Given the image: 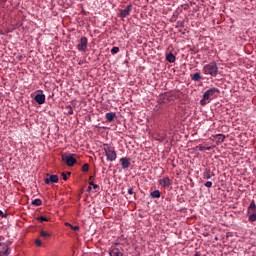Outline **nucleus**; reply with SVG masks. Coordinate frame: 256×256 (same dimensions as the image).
<instances>
[{
  "label": "nucleus",
  "instance_id": "nucleus-35",
  "mask_svg": "<svg viewBox=\"0 0 256 256\" xmlns=\"http://www.w3.org/2000/svg\"><path fill=\"white\" fill-rule=\"evenodd\" d=\"M92 189H93V188H91V186H89L88 189H87V192H88V193H91V190H92Z\"/></svg>",
  "mask_w": 256,
  "mask_h": 256
},
{
  "label": "nucleus",
  "instance_id": "nucleus-1",
  "mask_svg": "<svg viewBox=\"0 0 256 256\" xmlns=\"http://www.w3.org/2000/svg\"><path fill=\"white\" fill-rule=\"evenodd\" d=\"M217 93H219V89L217 88H210L207 90L204 95L202 100L200 101L201 105H207L209 103V100L213 97H217Z\"/></svg>",
  "mask_w": 256,
  "mask_h": 256
},
{
  "label": "nucleus",
  "instance_id": "nucleus-32",
  "mask_svg": "<svg viewBox=\"0 0 256 256\" xmlns=\"http://www.w3.org/2000/svg\"><path fill=\"white\" fill-rule=\"evenodd\" d=\"M90 185H92L93 189H97V187H99V185L93 183V182H90Z\"/></svg>",
  "mask_w": 256,
  "mask_h": 256
},
{
  "label": "nucleus",
  "instance_id": "nucleus-36",
  "mask_svg": "<svg viewBox=\"0 0 256 256\" xmlns=\"http://www.w3.org/2000/svg\"><path fill=\"white\" fill-rule=\"evenodd\" d=\"M194 256H201V254H199V252H196Z\"/></svg>",
  "mask_w": 256,
  "mask_h": 256
},
{
  "label": "nucleus",
  "instance_id": "nucleus-13",
  "mask_svg": "<svg viewBox=\"0 0 256 256\" xmlns=\"http://www.w3.org/2000/svg\"><path fill=\"white\" fill-rule=\"evenodd\" d=\"M159 197H161V192H159V190H155V191L151 192L152 199H159Z\"/></svg>",
  "mask_w": 256,
  "mask_h": 256
},
{
  "label": "nucleus",
  "instance_id": "nucleus-9",
  "mask_svg": "<svg viewBox=\"0 0 256 256\" xmlns=\"http://www.w3.org/2000/svg\"><path fill=\"white\" fill-rule=\"evenodd\" d=\"M34 99L38 105H43L45 103V94H37Z\"/></svg>",
  "mask_w": 256,
  "mask_h": 256
},
{
  "label": "nucleus",
  "instance_id": "nucleus-29",
  "mask_svg": "<svg viewBox=\"0 0 256 256\" xmlns=\"http://www.w3.org/2000/svg\"><path fill=\"white\" fill-rule=\"evenodd\" d=\"M70 229H72V231H79V226H70Z\"/></svg>",
  "mask_w": 256,
  "mask_h": 256
},
{
  "label": "nucleus",
  "instance_id": "nucleus-5",
  "mask_svg": "<svg viewBox=\"0 0 256 256\" xmlns=\"http://www.w3.org/2000/svg\"><path fill=\"white\" fill-rule=\"evenodd\" d=\"M132 9H133V6L128 5V6H126L125 9L120 10L119 16L121 17V19H125V17H127L129 15V13H131Z\"/></svg>",
  "mask_w": 256,
  "mask_h": 256
},
{
  "label": "nucleus",
  "instance_id": "nucleus-14",
  "mask_svg": "<svg viewBox=\"0 0 256 256\" xmlns=\"http://www.w3.org/2000/svg\"><path fill=\"white\" fill-rule=\"evenodd\" d=\"M166 60H167L169 63H175V55H173L172 53L167 54Z\"/></svg>",
  "mask_w": 256,
  "mask_h": 256
},
{
  "label": "nucleus",
  "instance_id": "nucleus-17",
  "mask_svg": "<svg viewBox=\"0 0 256 256\" xmlns=\"http://www.w3.org/2000/svg\"><path fill=\"white\" fill-rule=\"evenodd\" d=\"M215 146H208V147H205V146H201L199 148V151H211V149H213Z\"/></svg>",
  "mask_w": 256,
  "mask_h": 256
},
{
  "label": "nucleus",
  "instance_id": "nucleus-39",
  "mask_svg": "<svg viewBox=\"0 0 256 256\" xmlns=\"http://www.w3.org/2000/svg\"><path fill=\"white\" fill-rule=\"evenodd\" d=\"M90 179H93V176H90Z\"/></svg>",
  "mask_w": 256,
  "mask_h": 256
},
{
  "label": "nucleus",
  "instance_id": "nucleus-16",
  "mask_svg": "<svg viewBox=\"0 0 256 256\" xmlns=\"http://www.w3.org/2000/svg\"><path fill=\"white\" fill-rule=\"evenodd\" d=\"M40 237H43L44 239H47V237H51V234L49 232H45L43 230L40 231Z\"/></svg>",
  "mask_w": 256,
  "mask_h": 256
},
{
  "label": "nucleus",
  "instance_id": "nucleus-21",
  "mask_svg": "<svg viewBox=\"0 0 256 256\" xmlns=\"http://www.w3.org/2000/svg\"><path fill=\"white\" fill-rule=\"evenodd\" d=\"M82 171H83L84 173H86V171H89V164H84V165L82 166Z\"/></svg>",
  "mask_w": 256,
  "mask_h": 256
},
{
  "label": "nucleus",
  "instance_id": "nucleus-7",
  "mask_svg": "<svg viewBox=\"0 0 256 256\" xmlns=\"http://www.w3.org/2000/svg\"><path fill=\"white\" fill-rule=\"evenodd\" d=\"M77 49H78L79 51H85V49H87V38L82 37V38L80 39V42H79L78 45H77Z\"/></svg>",
  "mask_w": 256,
  "mask_h": 256
},
{
  "label": "nucleus",
  "instance_id": "nucleus-37",
  "mask_svg": "<svg viewBox=\"0 0 256 256\" xmlns=\"http://www.w3.org/2000/svg\"><path fill=\"white\" fill-rule=\"evenodd\" d=\"M129 199H135V194L132 197H129Z\"/></svg>",
  "mask_w": 256,
  "mask_h": 256
},
{
  "label": "nucleus",
  "instance_id": "nucleus-3",
  "mask_svg": "<svg viewBox=\"0 0 256 256\" xmlns=\"http://www.w3.org/2000/svg\"><path fill=\"white\" fill-rule=\"evenodd\" d=\"M75 157H77V154L64 153L62 154V161H65L68 167H73V165L77 163V159Z\"/></svg>",
  "mask_w": 256,
  "mask_h": 256
},
{
  "label": "nucleus",
  "instance_id": "nucleus-8",
  "mask_svg": "<svg viewBox=\"0 0 256 256\" xmlns=\"http://www.w3.org/2000/svg\"><path fill=\"white\" fill-rule=\"evenodd\" d=\"M120 163L124 169H129L131 165V159L129 158H121Z\"/></svg>",
  "mask_w": 256,
  "mask_h": 256
},
{
  "label": "nucleus",
  "instance_id": "nucleus-31",
  "mask_svg": "<svg viewBox=\"0 0 256 256\" xmlns=\"http://www.w3.org/2000/svg\"><path fill=\"white\" fill-rule=\"evenodd\" d=\"M62 177L64 181H67L68 177H67V174H65V172L62 173Z\"/></svg>",
  "mask_w": 256,
  "mask_h": 256
},
{
  "label": "nucleus",
  "instance_id": "nucleus-28",
  "mask_svg": "<svg viewBox=\"0 0 256 256\" xmlns=\"http://www.w3.org/2000/svg\"><path fill=\"white\" fill-rule=\"evenodd\" d=\"M205 187H208V188L213 187V182H211V181L206 182Z\"/></svg>",
  "mask_w": 256,
  "mask_h": 256
},
{
  "label": "nucleus",
  "instance_id": "nucleus-15",
  "mask_svg": "<svg viewBox=\"0 0 256 256\" xmlns=\"http://www.w3.org/2000/svg\"><path fill=\"white\" fill-rule=\"evenodd\" d=\"M191 77H192L193 81H199V79H201V74L196 72V73L192 74Z\"/></svg>",
  "mask_w": 256,
  "mask_h": 256
},
{
  "label": "nucleus",
  "instance_id": "nucleus-23",
  "mask_svg": "<svg viewBox=\"0 0 256 256\" xmlns=\"http://www.w3.org/2000/svg\"><path fill=\"white\" fill-rule=\"evenodd\" d=\"M118 51H119V47H113V48L111 49V53H112L113 55L117 54Z\"/></svg>",
  "mask_w": 256,
  "mask_h": 256
},
{
  "label": "nucleus",
  "instance_id": "nucleus-30",
  "mask_svg": "<svg viewBox=\"0 0 256 256\" xmlns=\"http://www.w3.org/2000/svg\"><path fill=\"white\" fill-rule=\"evenodd\" d=\"M128 195H135L133 188L128 189Z\"/></svg>",
  "mask_w": 256,
  "mask_h": 256
},
{
  "label": "nucleus",
  "instance_id": "nucleus-19",
  "mask_svg": "<svg viewBox=\"0 0 256 256\" xmlns=\"http://www.w3.org/2000/svg\"><path fill=\"white\" fill-rule=\"evenodd\" d=\"M249 221H251L252 223L256 221V212L252 213L249 216Z\"/></svg>",
  "mask_w": 256,
  "mask_h": 256
},
{
  "label": "nucleus",
  "instance_id": "nucleus-20",
  "mask_svg": "<svg viewBox=\"0 0 256 256\" xmlns=\"http://www.w3.org/2000/svg\"><path fill=\"white\" fill-rule=\"evenodd\" d=\"M248 209H251V211H255V209H256L255 201H252V202L250 203Z\"/></svg>",
  "mask_w": 256,
  "mask_h": 256
},
{
  "label": "nucleus",
  "instance_id": "nucleus-22",
  "mask_svg": "<svg viewBox=\"0 0 256 256\" xmlns=\"http://www.w3.org/2000/svg\"><path fill=\"white\" fill-rule=\"evenodd\" d=\"M203 175H204V179H209L211 177L209 170H206Z\"/></svg>",
  "mask_w": 256,
  "mask_h": 256
},
{
  "label": "nucleus",
  "instance_id": "nucleus-2",
  "mask_svg": "<svg viewBox=\"0 0 256 256\" xmlns=\"http://www.w3.org/2000/svg\"><path fill=\"white\" fill-rule=\"evenodd\" d=\"M217 63L215 62H211L210 64L204 66L203 68V72L205 73V75H211L212 77H216L217 76Z\"/></svg>",
  "mask_w": 256,
  "mask_h": 256
},
{
  "label": "nucleus",
  "instance_id": "nucleus-26",
  "mask_svg": "<svg viewBox=\"0 0 256 256\" xmlns=\"http://www.w3.org/2000/svg\"><path fill=\"white\" fill-rule=\"evenodd\" d=\"M68 115H73V108L71 106H67Z\"/></svg>",
  "mask_w": 256,
  "mask_h": 256
},
{
  "label": "nucleus",
  "instance_id": "nucleus-6",
  "mask_svg": "<svg viewBox=\"0 0 256 256\" xmlns=\"http://www.w3.org/2000/svg\"><path fill=\"white\" fill-rule=\"evenodd\" d=\"M44 181H45L46 185H51V183H57L59 181V176L48 174V177L45 178Z\"/></svg>",
  "mask_w": 256,
  "mask_h": 256
},
{
  "label": "nucleus",
  "instance_id": "nucleus-34",
  "mask_svg": "<svg viewBox=\"0 0 256 256\" xmlns=\"http://www.w3.org/2000/svg\"><path fill=\"white\" fill-rule=\"evenodd\" d=\"M66 227H72V225L69 222H65Z\"/></svg>",
  "mask_w": 256,
  "mask_h": 256
},
{
  "label": "nucleus",
  "instance_id": "nucleus-12",
  "mask_svg": "<svg viewBox=\"0 0 256 256\" xmlns=\"http://www.w3.org/2000/svg\"><path fill=\"white\" fill-rule=\"evenodd\" d=\"M106 119H107V121H109L111 123L115 119V113H113V112L107 113L106 114Z\"/></svg>",
  "mask_w": 256,
  "mask_h": 256
},
{
  "label": "nucleus",
  "instance_id": "nucleus-11",
  "mask_svg": "<svg viewBox=\"0 0 256 256\" xmlns=\"http://www.w3.org/2000/svg\"><path fill=\"white\" fill-rule=\"evenodd\" d=\"M2 247L4 251H0V256L9 255L11 253V250L7 247V245H3Z\"/></svg>",
  "mask_w": 256,
  "mask_h": 256
},
{
  "label": "nucleus",
  "instance_id": "nucleus-10",
  "mask_svg": "<svg viewBox=\"0 0 256 256\" xmlns=\"http://www.w3.org/2000/svg\"><path fill=\"white\" fill-rule=\"evenodd\" d=\"M160 185L164 187L165 189H168V187L171 186V180L169 178H164L160 180Z\"/></svg>",
  "mask_w": 256,
  "mask_h": 256
},
{
  "label": "nucleus",
  "instance_id": "nucleus-24",
  "mask_svg": "<svg viewBox=\"0 0 256 256\" xmlns=\"http://www.w3.org/2000/svg\"><path fill=\"white\" fill-rule=\"evenodd\" d=\"M218 140L221 141V143H223V141H225V136L223 134H219Z\"/></svg>",
  "mask_w": 256,
  "mask_h": 256
},
{
  "label": "nucleus",
  "instance_id": "nucleus-27",
  "mask_svg": "<svg viewBox=\"0 0 256 256\" xmlns=\"http://www.w3.org/2000/svg\"><path fill=\"white\" fill-rule=\"evenodd\" d=\"M35 243H36L37 247H41V245H43V243L41 242L40 239H36Z\"/></svg>",
  "mask_w": 256,
  "mask_h": 256
},
{
  "label": "nucleus",
  "instance_id": "nucleus-25",
  "mask_svg": "<svg viewBox=\"0 0 256 256\" xmlns=\"http://www.w3.org/2000/svg\"><path fill=\"white\" fill-rule=\"evenodd\" d=\"M38 221H40V223H43V221H49V219H47L44 216H41V217L38 218Z\"/></svg>",
  "mask_w": 256,
  "mask_h": 256
},
{
  "label": "nucleus",
  "instance_id": "nucleus-18",
  "mask_svg": "<svg viewBox=\"0 0 256 256\" xmlns=\"http://www.w3.org/2000/svg\"><path fill=\"white\" fill-rule=\"evenodd\" d=\"M42 203L41 199H35L32 201V205H35L36 207H40Z\"/></svg>",
  "mask_w": 256,
  "mask_h": 256
},
{
  "label": "nucleus",
  "instance_id": "nucleus-38",
  "mask_svg": "<svg viewBox=\"0 0 256 256\" xmlns=\"http://www.w3.org/2000/svg\"><path fill=\"white\" fill-rule=\"evenodd\" d=\"M68 175H71V172H68Z\"/></svg>",
  "mask_w": 256,
  "mask_h": 256
},
{
  "label": "nucleus",
  "instance_id": "nucleus-4",
  "mask_svg": "<svg viewBox=\"0 0 256 256\" xmlns=\"http://www.w3.org/2000/svg\"><path fill=\"white\" fill-rule=\"evenodd\" d=\"M104 151L108 161H115V159H117V152H115V148L105 145Z\"/></svg>",
  "mask_w": 256,
  "mask_h": 256
},
{
  "label": "nucleus",
  "instance_id": "nucleus-33",
  "mask_svg": "<svg viewBox=\"0 0 256 256\" xmlns=\"http://www.w3.org/2000/svg\"><path fill=\"white\" fill-rule=\"evenodd\" d=\"M0 215H1L2 217H7V214H4L3 211H1V210H0Z\"/></svg>",
  "mask_w": 256,
  "mask_h": 256
}]
</instances>
